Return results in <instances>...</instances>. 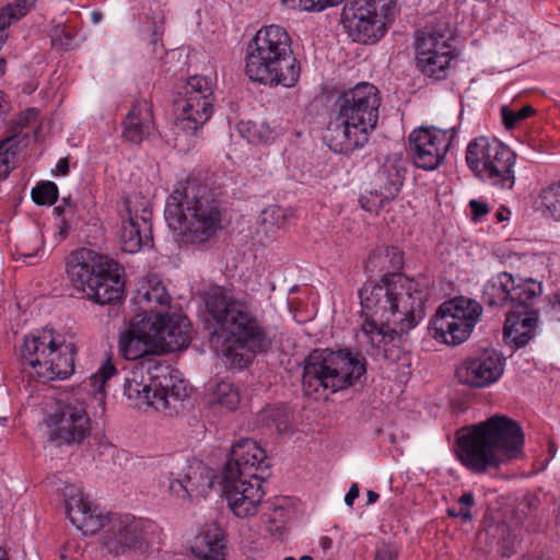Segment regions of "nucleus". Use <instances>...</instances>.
<instances>
[{"label": "nucleus", "mask_w": 560, "mask_h": 560, "mask_svg": "<svg viewBox=\"0 0 560 560\" xmlns=\"http://www.w3.org/2000/svg\"><path fill=\"white\" fill-rule=\"evenodd\" d=\"M429 282L394 273L381 283L359 290L362 323L354 337L360 349L375 359H394L389 343L407 334L424 317Z\"/></svg>", "instance_id": "f257e3e1"}, {"label": "nucleus", "mask_w": 560, "mask_h": 560, "mask_svg": "<svg viewBox=\"0 0 560 560\" xmlns=\"http://www.w3.org/2000/svg\"><path fill=\"white\" fill-rule=\"evenodd\" d=\"M203 300L208 314L224 336L222 354L232 364L242 368L249 361L240 350L255 354L271 347L276 332L261 325L248 301L223 287L210 288Z\"/></svg>", "instance_id": "f03ea898"}, {"label": "nucleus", "mask_w": 560, "mask_h": 560, "mask_svg": "<svg viewBox=\"0 0 560 560\" xmlns=\"http://www.w3.org/2000/svg\"><path fill=\"white\" fill-rule=\"evenodd\" d=\"M168 226L188 244L205 245L224 229L226 209L213 192L195 183H178L165 206Z\"/></svg>", "instance_id": "7ed1b4c3"}, {"label": "nucleus", "mask_w": 560, "mask_h": 560, "mask_svg": "<svg viewBox=\"0 0 560 560\" xmlns=\"http://www.w3.org/2000/svg\"><path fill=\"white\" fill-rule=\"evenodd\" d=\"M381 96L376 86L360 82L342 92L336 102L338 115L329 121L324 139L338 153L362 148L378 119Z\"/></svg>", "instance_id": "20e7f679"}, {"label": "nucleus", "mask_w": 560, "mask_h": 560, "mask_svg": "<svg viewBox=\"0 0 560 560\" xmlns=\"http://www.w3.org/2000/svg\"><path fill=\"white\" fill-rule=\"evenodd\" d=\"M124 394L138 408L152 407L172 416L182 409L190 388L186 381L171 374L164 360L148 357L127 371Z\"/></svg>", "instance_id": "39448f33"}, {"label": "nucleus", "mask_w": 560, "mask_h": 560, "mask_svg": "<svg viewBox=\"0 0 560 560\" xmlns=\"http://www.w3.org/2000/svg\"><path fill=\"white\" fill-rule=\"evenodd\" d=\"M291 44L284 27H261L246 46L245 74L265 85L293 86L300 78V65Z\"/></svg>", "instance_id": "423d86ee"}, {"label": "nucleus", "mask_w": 560, "mask_h": 560, "mask_svg": "<svg viewBox=\"0 0 560 560\" xmlns=\"http://www.w3.org/2000/svg\"><path fill=\"white\" fill-rule=\"evenodd\" d=\"M366 372L365 360L348 349L312 351L304 361L302 387L306 396L326 399L353 386Z\"/></svg>", "instance_id": "0eeeda50"}, {"label": "nucleus", "mask_w": 560, "mask_h": 560, "mask_svg": "<svg viewBox=\"0 0 560 560\" xmlns=\"http://www.w3.org/2000/svg\"><path fill=\"white\" fill-rule=\"evenodd\" d=\"M541 293L539 282L520 279L516 283L508 272H500L492 281V306H510L505 315L503 338L514 349L526 346L534 337L538 312L529 306V302Z\"/></svg>", "instance_id": "6e6552de"}, {"label": "nucleus", "mask_w": 560, "mask_h": 560, "mask_svg": "<svg viewBox=\"0 0 560 560\" xmlns=\"http://www.w3.org/2000/svg\"><path fill=\"white\" fill-rule=\"evenodd\" d=\"M75 353L72 341L56 335L52 329H44L24 338L19 355L23 372L48 382L66 380L73 374Z\"/></svg>", "instance_id": "1a4fd4ad"}, {"label": "nucleus", "mask_w": 560, "mask_h": 560, "mask_svg": "<svg viewBox=\"0 0 560 560\" xmlns=\"http://www.w3.org/2000/svg\"><path fill=\"white\" fill-rule=\"evenodd\" d=\"M397 13V0H352L345 4L341 22L358 43L374 44L388 31Z\"/></svg>", "instance_id": "9d476101"}, {"label": "nucleus", "mask_w": 560, "mask_h": 560, "mask_svg": "<svg viewBox=\"0 0 560 560\" xmlns=\"http://www.w3.org/2000/svg\"><path fill=\"white\" fill-rule=\"evenodd\" d=\"M482 314V306L475 300L457 296L443 302L430 322L435 340L458 346L471 335Z\"/></svg>", "instance_id": "9b49d317"}, {"label": "nucleus", "mask_w": 560, "mask_h": 560, "mask_svg": "<svg viewBox=\"0 0 560 560\" xmlns=\"http://www.w3.org/2000/svg\"><path fill=\"white\" fill-rule=\"evenodd\" d=\"M45 423L49 441L57 446H79L91 435L86 404L77 395L59 400Z\"/></svg>", "instance_id": "f8f14e48"}, {"label": "nucleus", "mask_w": 560, "mask_h": 560, "mask_svg": "<svg viewBox=\"0 0 560 560\" xmlns=\"http://www.w3.org/2000/svg\"><path fill=\"white\" fill-rule=\"evenodd\" d=\"M214 102L212 80L205 75L190 77L183 86L182 96L175 102L177 126L195 132L212 116Z\"/></svg>", "instance_id": "ddd939ff"}, {"label": "nucleus", "mask_w": 560, "mask_h": 560, "mask_svg": "<svg viewBox=\"0 0 560 560\" xmlns=\"http://www.w3.org/2000/svg\"><path fill=\"white\" fill-rule=\"evenodd\" d=\"M106 517L102 534L101 545L107 553L119 556H143L149 548L148 521L137 518L133 515H112Z\"/></svg>", "instance_id": "4468645a"}, {"label": "nucleus", "mask_w": 560, "mask_h": 560, "mask_svg": "<svg viewBox=\"0 0 560 560\" xmlns=\"http://www.w3.org/2000/svg\"><path fill=\"white\" fill-rule=\"evenodd\" d=\"M454 58L453 35L445 25L428 27L417 36V66L425 75L444 78Z\"/></svg>", "instance_id": "2eb2a0df"}, {"label": "nucleus", "mask_w": 560, "mask_h": 560, "mask_svg": "<svg viewBox=\"0 0 560 560\" xmlns=\"http://www.w3.org/2000/svg\"><path fill=\"white\" fill-rule=\"evenodd\" d=\"M119 215V240L124 252L135 254L143 247L152 246V211L148 199L139 195L126 198Z\"/></svg>", "instance_id": "dca6fc26"}, {"label": "nucleus", "mask_w": 560, "mask_h": 560, "mask_svg": "<svg viewBox=\"0 0 560 560\" xmlns=\"http://www.w3.org/2000/svg\"><path fill=\"white\" fill-rule=\"evenodd\" d=\"M406 174L401 156H387L372 178L370 196H362L361 206L369 212H378L386 203L393 201L401 190Z\"/></svg>", "instance_id": "f3484780"}, {"label": "nucleus", "mask_w": 560, "mask_h": 560, "mask_svg": "<svg viewBox=\"0 0 560 560\" xmlns=\"http://www.w3.org/2000/svg\"><path fill=\"white\" fill-rule=\"evenodd\" d=\"M524 445L525 435L516 421L504 415L492 416V468L523 459Z\"/></svg>", "instance_id": "a211bd4d"}, {"label": "nucleus", "mask_w": 560, "mask_h": 560, "mask_svg": "<svg viewBox=\"0 0 560 560\" xmlns=\"http://www.w3.org/2000/svg\"><path fill=\"white\" fill-rule=\"evenodd\" d=\"M222 492L232 513L238 518L256 515L262 504L265 491L260 477H221Z\"/></svg>", "instance_id": "6ab92c4d"}, {"label": "nucleus", "mask_w": 560, "mask_h": 560, "mask_svg": "<svg viewBox=\"0 0 560 560\" xmlns=\"http://www.w3.org/2000/svg\"><path fill=\"white\" fill-rule=\"evenodd\" d=\"M453 136L445 130L420 127L409 135V150L417 167L438 168L448 151Z\"/></svg>", "instance_id": "aec40b11"}, {"label": "nucleus", "mask_w": 560, "mask_h": 560, "mask_svg": "<svg viewBox=\"0 0 560 560\" xmlns=\"http://www.w3.org/2000/svg\"><path fill=\"white\" fill-rule=\"evenodd\" d=\"M457 455L471 470H487L490 464V418L458 431Z\"/></svg>", "instance_id": "412c9836"}, {"label": "nucleus", "mask_w": 560, "mask_h": 560, "mask_svg": "<svg viewBox=\"0 0 560 560\" xmlns=\"http://www.w3.org/2000/svg\"><path fill=\"white\" fill-rule=\"evenodd\" d=\"M110 266L116 267V261L92 249L80 248L72 252L67 259V276L74 290L85 298L98 275Z\"/></svg>", "instance_id": "4be33fe9"}, {"label": "nucleus", "mask_w": 560, "mask_h": 560, "mask_svg": "<svg viewBox=\"0 0 560 560\" xmlns=\"http://www.w3.org/2000/svg\"><path fill=\"white\" fill-rule=\"evenodd\" d=\"M62 494L70 522L83 534L93 535L104 526V513L89 501L81 487L66 483Z\"/></svg>", "instance_id": "5701e85b"}, {"label": "nucleus", "mask_w": 560, "mask_h": 560, "mask_svg": "<svg viewBox=\"0 0 560 560\" xmlns=\"http://www.w3.org/2000/svg\"><path fill=\"white\" fill-rule=\"evenodd\" d=\"M153 324L152 338L156 349L164 352L186 348L190 342V324L188 319L178 314H155L150 316Z\"/></svg>", "instance_id": "b1692460"}, {"label": "nucleus", "mask_w": 560, "mask_h": 560, "mask_svg": "<svg viewBox=\"0 0 560 560\" xmlns=\"http://www.w3.org/2000/svg\"><path fill=\"white\" fill-rule=\"evenodd\" d=\"M266 459V452L254 440L242 439L232 446L222 476L258 477V470L268 468Z\"/></svg>", "instance_id": "393cba45"}, {"label": "nucleus", "mask_w": 560, "mask_h": 560, "mask_svg": "<svg viewBox=\"0 0 560 560\" xmlns=\"http://www.w3.org/2000/svg\"><path fill=\"white\" fill-rule=\"evenodd\" d=\"M152 327L150 316H135L129 327L119 335V351L126 360L137 362L151 357L149 353L155 348L150 330Z\"/></svg>", "instance_id": "a878e982"}, {"label": "nucleus", "mask_w": 560, "mask_h": 560, "mask_svg": "<svg viewBox=\"0 0 560 560\" xmlns=\"http://www.w3.org/2000/svg\"><path fill=\"white\" fill-rule=\"evenodd\" d=\"M154 129L151 104L147 100L136 101L122 121L124 140L140 144L153 133Z\"/></svg>", "instance_id": "bb28decb"}, {"label": "nucleus", "mask_w": 560, "mask_h": 560, "mask_svg": "<svg viewBox=\"0 0 560 560\" xmlns=\"http://www.w3.org/2000/svg\"><path fill=\"white\" fill-rule=\"evenodd\" d=\"M124 289L125 283L121 280V268L119 264L116 262V267L110 266L108 270H103V272L98 275L92 289H89L85 299L101 305L115 304L121 300Z\"/></svg>", "instance_id": "cd10ccee"}, {"label": "nucleus", "mask_w": 560, "mask_h": 560, "mask_svg": "<svg viewBox=\"0 0 560 560\" xmlns=\"http://www.w3.org/2000/svg\"><path fill=\"white\" fill-rule=\"evenodd\" d=\"M171 300L165 285L155 276H152L142 283L133 296L135 304L142 311L137 316L160 314L162 311L159 312L158 308H167Z\"/></svg>", "instance_id": "c85d7f7f"}, {"label": "nucleus", "mask_w": 560, "mask_h": 560, "mask_svg": "<svg viewBox=\"0 0 560 560\" xmlns=\"http://www.w3.org/2000/svg\"><path fill=\"white\" fill-rule=\"evenodd\" d=\"M225 539L215 523L206 524L196 537L194 553L202 560H225Z\"/></svg>", "instance_id": "c756f323"}, {"label": "nucleus", "mask_w": 560, "mask_h": 560, "mask_svg": "<svg viewBox=\"0 0 560 560\" xmlns=\"http://www.w3.org/2000/svg\"><path fill=\"white\" fill-rule=\"evenodd\" d=\"M456 377L463 385L482 388L490 384V354L486 351L466 358L456 369Z\"/></svg>", "instance_id": "7c9ffc66"}, {"label": "nucleus", "mask_w": 560, "mask_h": 560, "mask_svg": "<svg viewBox=\"0 0 560 560\" xmlns=\"http://www.w3.org/2000/svg\"><path fill=\"white\" fill-rule=\"evenodd\" d=\"M516 154L508 145L499 142L492 158V186L512 189L515 184L514 165Z\"/></svg>", "instance_id": "2f4dec72"}, {"label": "nucleus", "mask_w": 560, "mask_h": 560, "mask_svg": "<svg viewBox=\"0 0 560 560\" xmlns=\"http://www.w3.org/2000/svg\"><path fill=\"white\" fill-rule=\"evenodd\" d=\"M490 141L487 137L472 140L466 151V162L474 174L485 180L490 177Z\"/></svg>", "instance_id": "473e14b6"}, {"label": "nucleus", "mask_w": 560, "mask_h": 560, "mask_svg": "<svg viewBox=\"0 0 560 560\" xmlns=\"http://www.w3.org/2000/svg\"><path fill=\"white\" fill-rule=\"evenodd\" d=\"M402 267V253L397 247L378 248L373 252L368 261L366 269L370 272H383L382 279L389 275L398 273Z\"/></svg>", "instance_id": "72a5a7b5"}, {"label": "nucleus", "mask_w": 560, "mask_h": 560, "mask_svg": "<svg viewBox=\"0 0 560 560\" xmlns=\"http://www.w3.org/2000/svg\"><path fill=\"white\" fill-rule=\"evenodd\" d=\"M183 476L186 478L190 499L203 497L212 488V478L210 471L200 463L195 465H183Z\"/></svg>", "instance_id": "f704fd0d"}, {"label": "nucleus", "mask_w": 560, "mask_h": 560, "mask_svg": "<svg viewBox=\"0 0 560 560\" xmlns=\"http://www.w3.org/2000/svg\"><path fill=\"white\" fill-rule=\"evenodd\" d=\"M257 422L278 434L284 433L289 429L288 409L284 406H268L258 413Z\"/></svg>", "instance_id": "c9c22d12"}, {"label": "nucleus", "mask_w": 560, "mask_h": 560, "mask_svg": "<svg viewBox=\"0 0 560 560\" xmlns=\"http://www.w3.org/2000/svg\"><path fill=\"white\" fill-rule=\"evenodd\" d=\"M159 485L177 499L190 500L189 490L186 487V478L183 476V466L167 472H163L160 476Z\"/></svg>", "instance_id": "e433bc0d"}, {"label": "nucleus", "mask_w": 560, "mask_h": 560, "mask_svg": "<svg viewBox=\"0 0 560 560\" xmlns=\"http://www.w3.org/2000/svg\"><path fill=\"white\" fill-rule=\"evenodd\" d=\"M539 200L542 214L560 221V180L541 189Z\"/></svg>", "instance_id": "4c0bfd02"}, {"label": "nucleus", "mask_w": 560, "mask_h": 560, "mask_svg": "<svg viewBox=\"0 0 560 560\" xmlns=\"http://www.w3.org/2000/svg\"><path fill=\"white\" fill-rule=\"evenodd\" d=\"M210 404L234 410L240 404L238 389L232 383L222 381L213 387Z\"/></svg>", "instance_id": "58836bf2"}, {"label": "nucleus", "mask_w": 560, "mask_h": 560, "mask_svg": "<svg viewBox=\"0 0 560 560\" xmlns=\"http://www.w3.org/2000/svg\"><path fill=\"white\" fill-rule=\"evenodd\" d=\"M290 215L291 213L288 209L279 206H269L258 217V224L266 233H275L285 224Z\"/></svg>", "instance_id": "ea45409f"}, {"label": "nucleus", "mask_w": 560, "mask_h": 560, "mask_svg": "<svg viewBox=\"0 0 560 560\" xmlns=\"http://www.w3.org/2000/svg\"><path fill=\"white\" fill-rule=\"evenodd\" d=\"M240 132L248 142L260 143L272 139V130L265 122L246 121L240 124Z\"/></svg>", "instance_id": "a19ab883"}, {"label": "nucleus", "mask_w": 560, "mask_h": 560, "mask_svg": "<svg viewBox=\"0 0 560 560\" xmlns=\"http://www.w3.org/2000/svg\"><path fill=\"white\" fill-rule=\"evenodd\" d=\"M31 7V0H16L2 8L0 11V28H7L13 22L26 15Z\"/></svg>", "instance_id": "79ce46f5"}, {"label": "nucleus", "mask_w": 560, "mask_h": 560, "mask_svg": "<svg viewBox=\"0 0 560 560\" xmlns=\"http://www.w3.org/2000/svg\"><path fill=\"white\" fill-rule=\"evenodd\" d=\"M343 0H281V3L293 10L320 12L329 7H336Z\"/></svg>", "instance_id": "37998d69"}, {"label": "nucleus", "mask_w": 560, "mask_h": 560, "mask_svg": "<svg viewBox=\"0 0 560 560\" xmlns=\"http://www.w3.org/2000/svg\"><path fill=\"white\" fill-rule=\"evenodd\" d=\"M32 199L36 205L50 206L58 198V187L52 182H43L32 189Z\"/></svg>", "instance_id": "c03bdc74"}, {"label": "nucleus", "mask_w": 560, "mask_h": 560, "mask_svg": "<svg viewBox=\"0 0 560 560\" xmlns=\"http://www.w3.org/2000/svg\"><path fill=\"white\" fill-rule=\"evenodd\" d=\"M44 244L43 234L36 230L19 244L18 252L23 258H33L43 252Z\"/></svg>", "instance_id": "a18cd8bd"}, {"label": "nucleus", "mask_w": 560, "mask_h": 560, "mask_svg": "<svg viewBox=\"0 0 560 560\" xmlns=\"http://www.w3.org/2000/svg\"><path fill=\"white\" fill-rule=\"evenodd\" d=\"M116 373V368L110 361H106L100 370L91 375L90 377V386L93 388V392H102L106 382Z\"/></svg>", "instance_id": "49530a36"}, {"label": "nucleus", "mask_w": 560, "mask_h": 560, "mask_svg": "<svg viewBox=\"0 0 560 560\" xmlns=\"http://www.w3.org/2000/svg\"><path fill=\"white\" fill-rule=\"evenodd\" d=\"M13 138H5L0 141V174L7 176L14 165L15 152L10 143Z\"/></svg>", "instance_id": "de8ad7c7"}, {"label": "nucleus", "mask_w": 560, "mask_h": 560, "mask_svg": "<svg viewBox=\"0 0 560 560\" xmlns=\"http://www.w3.org/2000/svg\"><path fill=\"white\" fill-rule=\"evenodd\" d=\"M50 37L54 46H59L66 49H69L72 46V34L62 24H57L51 28Z\"/></svg>", "instance_id": "09e8293b"}, {"label": "nucleus", "mask_w": 560, "mask_h": 560, "mask_svg": "<svg viewBox=\"0 0 560 560\" xmlns=\"http://www.w3.org/2000/svg\"><path fill=\"white\" fill-rule=\"evenodd\" d=\"M502 125L506 130H512L522 120L518 119L517 112L512 109L509 105H503L500 108Z\"/></svg>", "instance_id": "8fccbe9b"}, {"label": "nucleus", "mask_w": 560, "mask_h": 560, "mask_svg": "<svg viewBox=\"0 0 560 560\" xmlns=\"http://www.w3.org/2000/svg\"><path fill=\"white\" fill-rule=\"evenodd\" d=\"M499 552L502 557H511L515 552L516 534L508 530L506 535L499 542Z\"/></svg>", "instance_id": "3c124183"}, {"label": "nucleus", "mask_w": 560, "mask_h": 560, "mask_svg": "<svg viewBox=\"0 0 560 560\" xmlns=\"http://www.w3.org/2000/svg\"><path fill=\"white\" fill-rule=\"evenodd\" d=\"M505 361L503 355L492 353V384L503 375Z\"/></svg>", "instance_id": "603ef678"}, {"label": "nucleus", "mask_w": 560, "mask_h": 560, "mask_svg": "<svg viewBox=\"0 0 560 560\" xmlns=\"http://www.w3.org/2000/svg\"><path fill=\"white\" fill-rule=\"evenodd\" d=\"M469 208L471 210V218L474 221L480 220V218L485 217L489 212L488 203L476 199H471L469 201Z\"/></svg>", "instance_id": "864d4df0"}, {"label": "nucleus", "mask_w": 560, "mask_h": 560, "mask_svg": "<svg viewBox=\"0 0 560 560\" xmlns=\"http://www.w3.org/2000/svg\"><path fill=\"white\" fill-rule=\"evenodd\" d=\"M374 560H397V552L393 547L382 545L377 548Z\"/></svg>", "instance_id": "5fc2aeb1"}, {"label": "nucleus", "mask_w": 560, "mask_h": 560, "mask_svg": "<svg viewBox=\"0 0 560 560\" xmlns=\"http://www.w3.org/2000/svg\"><path fill=\"white\" fill-rule=\"evenodd\" d=\"M63 202L66 203V206H58L54 209L55 213L58 217H62V219L67 218L68 214L74 213V206L71 205L67 199H63Z\"/></svg>", "instance_id": "6e6d98bb"}, {"label": "nucleus", "mask_w": 560, "mask_h": 560, "mask_svg": "<svg viewBox=\"0 0 560 560\" xmlns=\"http://www.w3.org/2000/svg\"><path fill=\"white\" fill-rule=\"evenodd\" d=\"M359 487L357 483H353L351 485L350 489L348 490L346 497H345V503L348 505V506H352L353 505V502L354 500L359 497Z\"/></svg>", "instance_id": "4d7b16f0"}, {"label": "nucleus", "mask_w": 560, "mask_h": 560, "mask_svg": "<svg viewBox=\"0 0 560 560\" xmlns=\"http://www.w3.org/2000/svg\"><path fill=\"white\" fill-rule=\"evenodd\" d=\"M69 172V162L67 158H62L58 161L56 165V175L65 176Z\"/></svg>", "instance_id": "13d9d810"}, {"label": "nucleus", "mask_w": 560, "mask_h": 560, "mask_svg": "<svg viewBox=\"0 0 560 560\" xmlns=\"http://www.w3.org/2000/svg\"><path fill=\"white\" fill-rule=\"evenodd\" d=\"M516 112H517L518 119H521L523 121L526 118H528L532 115H534L536 110H535V108L533 106L526 105V106L522 107L521 109H518Z\"/></svg>", "instance_id": "bf43d9fd"}, {"label": "nucleus", "mask_w": 560, "mask_h": 560, "mask_svg": "<svg viewBox=\"0 0 560 560\" xmlns=\"http://www.w3.org/2000/svg\"><path fill=\"white\" fill-rule=\"evenodd\" d=\"M511 217V211L510 209L505 208V207H500L498 209V211L495 212V218L499 222H504V221H508Z\"/></svg>", "instance_id": "052dcab7"}, {"label": "nucleus", "mask_w": 560, "mask_h": 560, "mask_svg": "<svg viewBox=\"0 0 560 560\" xmlns=\"http://www.w3.org/2000/svg\"><path fill=\"white\" fill-rule=\"evenodd\" d=\"M10 108L9 101L5 98V95L2 91H0V117L4 115Z\"/></svg>", "instance_id": "680f3d73"}, {"label": "nucleus", "mask_w": 560, "mask_h": 560, "mask_svg": "<svg viewBox=\"0 0 560 560\" xmlns=\"http://www.w3.org/2000/svg\"><path fill=\"white\" fill-rule=\"evenodd\" d=\"M69 230H70V225L68 223V220H67V218H63L61 221L60 232H59L60 240H63L67 236Z\"/></svg>", "instance_id": "e2e57ef3"}, {"label": "nucleus", "mask_w": 560, "mask_h": 560, "mask_svg": "<svg viewBox=\"0 0 560 560\" xmlns=\"http://www.w3.org/2000/svg\"><path fill=\"white\" fill-rule=\"evenodd\" d=\"M474 502V497L471 493H465L459 498V503L466 506H470Z\"/></svg>", "instance_id": "0e129e2a"}, {"label": "nucleus", "mask_w": 560, "mask_h": 560, "mask_svg": "<svg viewBox=\"0 0 560 560\" xmlns=\"http://www.w3.org/2000/svg\"><path fill=\"white\" fill-rule=\"evenodd\" d=\"M319 544L324 550H328L332 546V540L329 537L325 536L320 538Z\"/></svg>", "instance_id": "69168bd1"}, {"label": "nucleus", "mask_w": 560, "mask_h": 560, "mask_svg": "<svg viewBox=\"0 0 560 560\" xmlns=\"http://www.w3.org/2000/svg\"><path fill=\"white\" fill-rule=\"evenodd\" d=\"M378 494L372 490L368 491V504H373L377 501Z\"/></svg>", "instance_id": "338daca9"}, {"label": "nucleus", "mask_w": 560, "mask_h": 560, "mask_svg": "<svg viewBox=\"0 0 560 560\" xmlns=\"http://www.w3.org/2000/svg\"><path fill=\"white\" fill-rule=\"evenodd\" d=\"M0 560H11L9 550L0 546Z\"/></svg>", "instance_id": "774afa93"}]
</instances>
